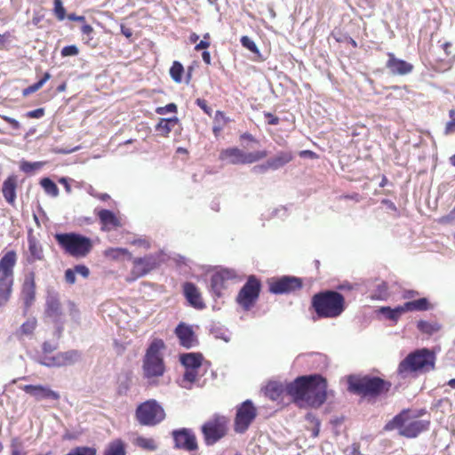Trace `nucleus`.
I'll return each instance as SVG.
<instances>
[{
	"mask_svg": "<svg viewBox=\"0 0 455 455\" xmlns=\"http://www.w3.org/2000/svg\"><path fill=\"white\" fill-rule=\"evenodd\" d=\"M327 380L319 374L305 375L291 382V401L299 408H319L327 400Z\"/></svg>",
	"mask_w": 455,
	"mask_h": 455,
	"instance_id": "nucleus-1",
	"label": "nucleus"
},
{
	"mask_svg": "<svg viewBox=\"0 0 455 455\" xmlns=\"http://www.w3.org/2000/svg\"><path fill=\"white\" fill-rule=\"evenodd\" d=\"M391 387L390 381L377 376L350 375L347 377V390L363 398H378L387 394Z\"/></svg>",
	"mask_w": 455,
	"mask_h": 455,
	"instance_id": "nucleus-2",
	"label": "nucleus"
},
{
	"mask_svg": "<svg viewBox=\"0 0 455 455\" xmlns=\"http://www.w3.org/2000/svg\"><path fill=\"white\" fill-rule=\"evenodd\" d=\"M311 306L318 318H336L346 308L344 296L335 291H323L315 293L312 297Z\"/></svg>",
	"mask_w": 455,
	"mask_h": 455,
	"instance_id": "nucleus-3",
	"label": "nucleus"
},
{
	"mask_svg": "<svg viewBox=\"0 0 455 455\" xmlns=\"http://www.w3.org/2000/svg\"><path fill=\"white\" fill-rule=\"evenodd\" d=\"M418 415H412L410 410H403L385 426V431L398 429L400 435L406 438H415L429 428L428 420L418 419Z\"/></svg>",
	"mask_w": 455,
	"mask_h": 455,
	"instance_id": "nucleus-4",
	"label": "nucleus"
},
{
	"mask_svg": "<svg viewBox=\"0 0 455 455\" xmlns=\"http://www.w3.org/2000/svg\"><path fill=\"white\" fill-rule=\"evenodd\" d=\"M435 355L427 348L410 353L400 362L397 373L402 378L416 376L429 371L435 368Z\"/></svg>",
	"mask_w": 455,
	"mask_h": 455,
	"instance_id": "nucleus-5",
	"label": "nucleus"
},
{
	"mask_svg": "<svg viewBox=\"0 0 455 455\" xmlns=\"http://www.w3.org/2000/svg\"><path fill=\"white\" fill-rule=\"evenodd\" d=\"M18 260L16 251L9 250L0 258V307L9 301L14 284V268Z\"/></svg>",
	"mask_w": 455,
	"mask_h": 455,
	"instance_id": "nucleus-6",
	"label": "nucleus"
},
{
	"mask_svg": "<svg viewBox=\"0 0 455 455\" xmlns=\"http://www.w3.org/2000/svg\"><path fill=\"white\" fill-rule=\"evenodd\" d=\"M164 347V342L161 339H155L147 348L142 363L145 379L154 381L164 374L165 364L161 353Z\"/></svg>",
	"mask_w": 455,
	"mask_h": 455,
	"instance_id": "nucleus-7",
	"label": "nucleus"
},
{
	"mask_svg": "<svg viewBox=\"0 0 455 455\" xmlns=\"http://www.w3.org/2000/svg\"><path fill=\"white\" fill-rule=\"evenodd\" d=\"M55 239L66 253L75 258L87 256L93 246L89 237L76 233L57 234Z\"/></svg>",
	"mask_w": 455,
	"mask_h": 455,
	"instance_id": "nucleus-8",
	"label": "nucleus"
},
{
	"mask_svg": "<svg viewBox=\"0 0 455 455\" xmlns=\"http://www.w3.org/2000/svg\"><path fill=\"white\" fill-rule=\"evenodd\" d=\"M135 418L140 425L153 427L165 419V411L156 400L149 399L138 405Z\"/></svg>",
	"mask_w": 455,
	"mask_h": 455,
	"instance_id": "nucleus-9",
	"label": "nucleus"
},
{
	"mask_svg": "<svg viewBox=\"0 0 455 455\" xmlns=\"http://www.w3.org/2000/svg\"><path fill=\"white\" fill-rule=\"evenodd\" d=\"M229 419L228 417L214 414L204 423L201 431L206 445H213L225 437L228 431Z\"/></svg>",
	"mask_w": 455,
	"mask_h": 455,
	"instance_id": "nucleus-10",
	"label": "nucleus"
},
{
	"mask_svg": "<svg viewBox=\"0 0 455 455\" xmlns=\"http://www.w3.org/2000/svg\"><path fill=\"white\" fill-rule=\"evenodd\" d=\"M267 156L266 150L254 152H244L242 149L233 147L220 150L219 159L229 164H251L257 163Z\"/></svg>",
	"mask_w": 455,
	"mask_h": 455,
	"instance_id": "nucleus-11",
	"label": "nucleus"
},
{
	"mask_svg": "<svg viewBox=\"0 0 455 455\" xmlns=\"http://www.w3.org/2000/svg\"><path fill=\"white\" fill-rule=\"evenodd\" d=\"M260 280L254 275L248 276L239 291L235 301L245 311L251 310L257 303L261 291Z\"/></svg>",
	"mask_w": 455,
	"mask_h": 455,
	"instance_id": "nucleus-12",
	"label": "nucleus"
},
{
	"mask_svg": "<svg viewBox=\"0 0 455 455\" xmlns=\"http://www.w3.org/2000/svg\"><path fill=\"white\" fill-rule=\"evenodd\" d=\"M132 267L127 282H133L160 267L163 259L161 253L147 254L143 257L132 258Z\"/></svg>",
	"mask_w": 455,
	"mask_h": 455,
	"instance_id": "nucleus-13",
	"label": "nucleus"
},
{
	"mask_svg": "<svg viewBox=\"0 0 455 455\" xmlns=\"http://www.w3.org/2000/svg\"><path fill=\"white\" fill-rule=\"evenodd\" d=\"M257 417V408L252 402L246 400L236 408L234 420V431L237 434L245 433Z\"/></svg>",
	"mask_w": 455,
	"mask_h": 455,
	"instance_id": "nucleus-14",
	"label": "nucleus"
},
{
	"mask_svg": "<svg viewBox=\"0 0 455 455\" xmlns=\"http://www.w3.org/2000/svg\"><path fill=\"white\" fill-rule=\"evenodd\" d=\"M268 291L273 294H288L299 291L303 287L301 278L283 275L268 279Z\"/></svg>",
	"mask_w": 455,
	"mask_h": 455,
	"instance_id": "nucleus-15",
	"label": "nucleus"
},
{
	"mask_svg": "<svg viewBox=\"0 0 455 455\" xmlns=\"http://www.w3.org/2000/svg\"><path fill=\"white\" fill-rule=\"evenodd\" d=\"M203 359L204 357L200 353H187L180 355V363L185 367L184 381L192 384L198 379V371L202 366Z\"/></svg>",
	"mask_w": 455,
	"mask_h": 455,
	"instance_id": "nucleus-16",
	"label": "nucleus"
},
{
	"mask_svg": "<svg viewBox=\"0 0 455 455\" xmlns=\"http://www.w3.org/2000/svg\"><path fill=\"white\" fill-rule=\"evenodd\" d=\"M291 382L282 383L279 381H269L264 387L265 395L270 400L276 402L277 404L284 405L287 403L284 401L286 395L291 397L289 391Z\"/></svg>",
	"mask_w": 455,
	"mask_h": 455,
	"instance_id": "nucleus-17",
	"label": "nucleus"
},
{
	"mask_svg": "<svg viewBox=\"0 0 455 455\" xmlns=\"http://www.w3.org/2000/svg\"><path fill=\"white\" fill-rule=\"evenodd\" d=\"M36 273L34 270L26 273L20 288V298L26 307H31L36 293Z\"/></svg>",
	"mask_w": 455,
	"mask_h": 455,
	"instance_id": "nucleus-18",
	"label": "nucleus"
},
{
	"mask_svg": "<svg viewBox=\"0 0 455 455\" xmlns=\"http://www.w3.org/2000/svg\"><path fill=\"white\" fill-rule=\"evenodd\" d=\"M175 446L177 448L193 451L197 450V441L195 434L192 430L188 428H182L180 430H174L172 432Z\"/></svg>",
	"mask_w": 455,
	"mask_h": 455,
	"instance_id": "nucleus-19",
	"label": "nucleus"
},
{
	"mask_svg": "<svg viewBox=\"0 0 455 455\" xmlns=\"http://www.w3.org/2000/svg\"><path fill=\"white\" fill-rule=\"evenodd\" d=\"M236 273L233 269H221L213 274L211 277V289L212 292L220 297L223 291L227 288V283L230 280L235 279Z\"/></svg>",
	"mask_w": 455,
	"mask_h": 455,
	"instance_id": "nucleus-20",
	"label": "nucleus"
},
{
	"mask_svg": "<svg viewBox=\"0 0 455 455\" xmlns=\"http://www.w3.org/2000/svg\"><path fill=\"white\" fill-rule=\"evenodd\" d=\"M25 259L30 265L36 261L45 260L43 246L32 232H29L28 235V251Z\"/></svg>",
	"mask_w": 455,
	"mask_h": 455,
	"instance_id": "nucleus-21",
	"label": "nucleus"
},
{
	"mask_svg": "<svg viewBox=\"0 0 455 455\" xmlns=\"http://www.w3.org/2000/svg\"><path fill=\"white\" fill-rule=\"evenodd\" d=\"M180 346L191 348L198 344V339L191 326L185 323H180L174 331Z\"/></svg>",
	"mask_w": 455,
	"mask_h": 455,
	"instance_id": "nucleus-22",
	"label": "nucleus"
},
{
	"mask_svg": "<svg viewBox=\"0 0 455 455\" xmlns=\"http://www.w3.org/2000/svg\"><path fill=\"white\" fill-rule=\"evenodd\" d=\"M387 68L395 76H405L412 72L414 67L412 64L400 60L393 52H387Z\"/></svg>",
	"mask_w": 455,
	"mask_h": 455,
	"instance_id": "nucleus-23",
	"label": "nucleus"
},
{
	"mask_svg": "<svg viewBox=\"0 0 455 455\" xmlns=\"http://www.w3.org/2000/svg\"><path fill=\"white\" fill-rule=\"evenodd\" d=\"M21 389L36 400L52 399L57 401L60 399L59 393L42 385H25Z\"/></svg>",
	"mask_w": 455,
	"mask_h": 455,
	"instance_id": "nucleus-24",
	"label": "nucleus"
},
{
	"mask_svg": "<svg viewBox=\"0 0 455 455\" xmlns=\"http://www.w3.org/2000/svg\"><path fill=\"white\" fill-rule=\"evenodd\" d=\"M96 215L101 224L102 231H110L122 227L120 218L110 210L101 209L96 212Z\"/></svg>",
	"mask_w": 455,
	"mask_h": 455,
	"instance_id": "nucleus-25",
	"label": "nucleus"
},
{
	"mask_svg": "<svg viewBox=\"0 0 455 455\" xmlns=\"http://www.w3.org/2000/svg\"><path fill=\"white\" fill-rule=\"evenodd\" d=\"M184 296L193 307L203 309L205 304L202 299L201 292L193 283L187 282L183 284Z\"/></svg>",
	"mask_w": 455,
	"mask_h": 455,
	"instance_id": "nucleus-26",
	"label": "nucleus"
},
{
	"mask_svg": "<svg viewBox=\"0 0 455 455\" xmlns=\"http://www.w3.org/2000/svg\"><path fill=\"white\" fill-rule=\"evenodd\" d=\"M18 186V178L16 175H9L6 180L3 182L2 194L5 201L14 205L16 201V189Z\"/></svg>",
	"mask_w": 455,
	"mask_h": 455,
	"instance_id": "nucleus-27",
	"label": "nucleus"
},
{
	"mask_svg": "<svg viewBox=\"0 0 455 455\" xmlns=\"http://www.w3.org/2000/svg\"><path fill=\"white\" fill-rule=\"evenodd\" d=\"M45 313L47 316L52 318L55 322H58L61 319L63 314L61 304L58 298L50 297L47 299Z\"/></svg>",
	"mask_w": 455,
	"mask_h": 455,
	"instance_id": "nucleus-28",
	"label": "nucleus"
},
{
	"mask_svg": "<svg viewBox=\"0 0 455 455\" xmlns=\"http://www.w3.org/2000/svg\"><path fill=\"white\" fill-rule=\"evenodd\" d=\"M293 159L292 153L290 151H281L274 157L268 159V166L271 170H277Z\"/></svg>",
	"mask_w": 455,
	"mask_h": 455,
	"instance_id": "nucleus-29",
	"label": "nucleus"
},
{
	"mask_svg": "<svg viewBox=\"0 0 455 455\" xmlns=\"http://www.w3.org/2000/svg\"><path fill=\"white\" fill-rule=\"evenodd\" d=\"M104 455H126V443L120 438L114 439L106 446Z\"/></svg>",
	"mask_w": 455,
	"mask_h": 455,
	"instance_id": "nucleus-30",
	"label": "nucleus"
},
{
	"mask_svg": "<svg viewBox=\"0 0 455 455\" xmlns=\"http://www.w3.org/2000/svg\"><path fill=\"white\" fill-rule=\"evenodd\" d=\"M429 64L432 69L438 73H443L448 71L452 67V60L451 58H441L438 56H433L429 60Z\"/></svg>",
	"mask_w": 455,
	"mask_h": 455,
	"instance_id": "nucleus-31",
	"label": "nucleus"
},
{
	"mask_svg": "<svg viewBox=\"0 0 455 455\" xmlns=\"http://www.w3.org/2000/svg\"><path fill=\"white\" fill-rule=\"evenodd\" d=\"M406 312L427 311L430 308V303L427 298H420L412 301H408L403 305Z\"/></svg>",
	"mask_w": 455,
	"mask_h": 455,
	"instance_id": "nucleus-32",
	"label": "nucleus"
},
{
	"mask_svg": "<svg viewBox=\"0 0 455 455\" xmlns=\"http://www.w3.org/2000/svg\"><path fill=\"white\" fill-rule=\"evenodd\" d=\"M104 256L112 260H118L122 257L132 259V253L125 248H108L103 252Z\"/></svg>",
	"mask_w": 455,
	"mask_h": 455,
	"instance_id": "nucleus-33",
	"label": "nucleus"
},
{
	"mask_svg": "<svg viewBox=\"0 0 455 455\" xmlns=\"http://www.w3.org/2000/svg\"><path fill=\"white\" fill-rule=\"evenodd\" d=\"M178 123V118H163L157 124L156 129L160 132L163 136H168V134L172 132V128Z\"/></svg>",
	"mask_w": 455,
	"mask_h": 455,
	"instance_id": "nucleus-34",
	"label": "nucleus"
},
{
	"mask_svg": "<svg viewBox=\"0 0 455 455\" xmlns=\"http://www.w3.org/2000/svg\"><path fill=\"white\" fill-rule=\"evenodd\" d=\"M37 325V321L35 317H30L24 322L17 331L19 337L28 336L33 334Z\"/></svg>",
	"mask_w": 455,
	"mask_h": 455,
	"instance_id": "nucleus-35",
	"label": "nucleus"
},
{
	"mask_svg": "<svg viewBox=\"0 0 455 455\" xmlns=\"http://www.w3.org/2000/svg\"><path fill=\"white\" fill-rule=\"evenodd\" d=\"M417 328L422 333L432 335L441 330V325L438 323H430L427 321L420 320L417 323Z\"/></svg>",
	"mask_w": 455,
	"mask_h": 455,
	"instance_id": "nucleus-36",
	"label": "nucleus"
},
{
	"mask_svg": "<svg viewBox=\"0 0 455 455\" xmlns=\"http://www.w3.org/2000/svg\"><path fill=\"white\" fill-rule=\"evenodd\" d=\"M52 77L51 74L49 72H45L43 76V77L37 81L36 83L29 85L28 87L23 89L22 95L24 97H27L38 90H40L44 84Z\"/></svg>",
	"mask_w": 455,
	"mask_h": 455,
	"instance_id": "nucleus-37",
	"label": "nucleus"
},
{
	"mask_svg": "<svg viewBox=\"0 0 455 455\" xmlns=\"http://www.w3.org/2000/svg\"><path fill=\"white\" fill-rule=\"evenodd\" d=\"M379 311L386 315L387 318L396 322L400 316L405 313L403 305L395 308L389 307H382Z\"/></svg>",
	"mask_w": 455,
	"mask_h": 455,
	"instance_id": "nucleus-38",
	"label": "nucleus"
},
{
	"mask_svg": "<svg viewBox=\"0 0 455 455\" xmlns=\"http://www.w3.org/2000/svg\"><path fill=\"white\" fill-rule=\"evenodd\" d=\"M184 71L185 69L183 65L180 61L175 60L172 62V65L170 68V76L175 83L180 84L182 82V76Z\"/></svg>",
	"mask_w": 455,
	"mask_h": 455,
	"instance_id": "nucleus-39",
	"label": "nucleus"
},
{
	"mask_svg": "<svg viewBox=\"0 0 455 455\" xmlns=\"http://www.w3.org/2000/svg\"><path fill=\"white\" fill-rule=\"evenodd\" d=\"M40 185L44 188L46 194L52 197H56L59 195V188L57 185L50 179L44 178L40 180Z\"/></svg>",
	"mask_w": 455,
	"mask_h": 455,
	"instance_id": "nucleus-40",
	"label": "nucleus"
},
{
	"mask_svg": "<svg viewBox=\"0 0 455 455\" xmlns=\"http://www.w3.org/2000/svg\"><path fill=\"white\" fill-rule=\"evenodd\" d=\"M40 363L46 367H64L63 362L61 361V355H60V353L52 356L45 355L40 360Z\"/></svg>",
	"mask_w": 455,
	"mask_h": 455,
	"instance_id": "nucleus-41",
	"label": "nucleus"
},
{
	"mask_svg": "<svg viewBox=\"0 0 455 455\" xmlns=\"http://www.w3.org/2000/svg\"><path fill=\"white\" fill-rule=\"evenodd\" d=\"M61 361L64 366L74 364L80 358V353L77 350H68L66 352H60Z\"/></svg>",
	"mask_w": 455,
	"mask_h": 455,
	"instance_id": "nucleus-42",
	"label": "nucleus"
},
{
	"mask_svg": "<svg viewBox=\"0 0 455 455\" xmlns=\"http://www.w3.org/2000/svg\"><path fill=\"white\" fill-rule=\"evenodd\" d=\"M11 455H27L23 442L19 437H13L10 443Z\"/></svg>",
	"mask_w": 455,
	"mask_h": 455,
	"instance_id": "nucleus-43",
	"label": "nucleus"
},
{
	"mask_svg": "<svg viewBox=\"0 0 455 455\" xmlns=\"http://www.w3.org/2000/svg\"><path fill=\"white\" fill-rule=\"evenodd\" d=\"M305 418L306 420L311 425V427H308L307 428L312 431V436L317 437L320 432V420L313 413H307Z\"/></svg>",
	"mask_w": 455,
	"mask_h": 455,
	"instance_id": "nucleus-44",
	"label": "nucleus"
},
{
	"mask_svg": "<svg viewBox=\"0 0 455 455\" xmlns=\"http://www.w3.org/2000/svg\"><path fill=\"white\" fill-rule=\"evenodd\" d=\"M136 444L139 447L148 451H155L156 449V442L152 438L139 436L136 439Z\"/></svg>",
	"mask_w": 455,
	"mask_h": 455,
	"instance_id": "nucleus-45",
	"label": "nucleus"
},
{
	"mask_svg": "<svg viewBox=\"0 0 455 455\" xmlns=\"http://www.w3.org/2000/svg\"><path fill=\"white\" fill-rule=\"evenodd\" d=\"M42 166H43V163H41V162L30 163L28 161H22L20 163V168L23 172L29 173L36 170L40 169Z\"/></svg>",
	"mask_w": 455,
	"mask_h": 455,
	"instance_id": "nucleus-46",
	"label": "nucleus"
},
{
	"mask_svg": "<svg viewBox=\"0 0 455 455\" xmlns=\"http://www.w3.org/2000/svg\"><path fill=\"white\" fill-rule=\"evenodd\" d=\"M450 121L446 123L444 134L449 135L455 133V108L449 111Z\"/></svg>",
	"mask_w": 455,
	"mask_h": 455,
	"instance_id": "nucleus-47",
	"label": "nucleus"
},
{
	"mask_svg": "<svg viewBox=\"0 0 455 455\" xmlns=\"http://www.w3.org/2000/svg\"><path fill=\"white\" fill-rule=\"evenodd\" d=\"M54 15L59 20H63L66 18V10L62 4L61 0H54Z\"/></svg>",
	"mask_w": 455,
	"mask_h": 455,
	"instance_id": "nucleus-48",
	"label": "nucleus"
},
{
	"mask_svg": "<svg viewBox=\"0 0 455 455\" xmlns=\"http://www.w3.org/2000/svg\"><path fill=\"white\" fill-rule=\"evenodd\" d=\"M241 44L242 45L251 51L253 53L259 52V49L256 45V44L247 36H243L241 37Z\"/></svg>",
	"mask_w": 455,
	"mask_h": 455,
	"instance_id": "nucleus-49",
	"label": "nucleus"
},
{
	"mask_svg": "<svg viewBox=\"0 0 455 455\" xmlns=\"http://www.w3.org/2000/svg\"><path fill=\"white\" fill-rule=\"evenodd\" d=\"M81 32L86 36V38H84V43L91 44V41L92 40V35L94 32L93 28L89 24H84L81 27Z\"/></svg>",
	"mask_w": 455,
	"mask_h": 455,
	"instance_id": "nucleus-50",
	"label": "nucleus"
},
{
	"mask_svg": "<svg viewBox=\"0 0 455 455\" xmlns=\"http://www.w3.org/2000/svg\"><path fill=\"white\" fill-rule=\"evenodd\" d=\"M78 53H79V49L75 44L65 46L61 49V52H60V54L62 57L76 56Z\"/></svg>",
	"mask_w": 455,
	"mask_h": 455,
	"instance_id": "nucleus-51",
	"label": "nucleus"
},
{
	"mask_svg": "<svg viewBox=\"0 0 455 455\" xmlns=\"http://www.w3.org/2000/svg\"><path fill=\"white\" fill-rule=\"evenodd\" d=\"M156 112L159 115H165L167 113H176L177 106L174 103H169L164 107H158Z\"/></svg>",
	"mask_w": 455,
	"mask_h": 455,
	"instance_id": "nucleus-52",
	"label": "nucleus"
},
{
	"mask_svg": "<svg viewBox=\"0 0 455 455\" xmlns=\"http://www.w3.org/2000/svg\"><path fill=\"white\" fill-rule=\"evenodd\" d=\"M196 104L209 116H212V109L208 106L207 100L204 99H196Z\"/></svg>",
	"mask_w": 455,
	"mask_h": 455,
	"instance_id": "nucleus-53",
	"label": "nucleus"
},
{
	"mask_svg": "<svg viewBox=\"0 0 455 455\" xmlns=\"http://www.w3.org/2000/svg\"><path fill=\"white\" fill-rule=\"evenodd\" d=\"M214 121L218 124L225 125L230 122L229 118L226 116L225 113L220 110H217L215 113Z\"/></svg>",
	"mask_w": 455,
	"mask_h": 455,
	"instance_id": "nucleus-54",
	"label": "nucleus"
},
{
	"mask_svg": "<svg viewBox=\"0 0 455 455\" xmlns=\"http://www.w3.org/2000/svg\"><path fill=\"white\" fill-rule=\"evenodd\" d=\"M0 118L6 122L8 124H10L11 127L14 130H19L21 127L20 122L11 116L0 114Z\"/></svg>",
	"mask_w": 455,
	"mask_h": 455,
	"instance_id": "nucleus-55",
	"label": "nucleus"
},
{
	"mask_svg": "<svg viewBox=\"0 0 455 455\" xmlns=\"http://www.w3.org/2000/svg\"><path fill=\"white\" fill-rule=\"evenodd\" d=\"M44 116V109L43 108H39L31 111H28L25 114V116L28 118H41Z\"/></svg>",
	"mask_w": 455,
	"mask_h": 455,
	"instance_id": "nucleus-56",
	"label": "nucleus"
},
{
	"mask_svg": "<svg viewBox=\"0 0 455 455\" xmlns=\"http://www.w3.org/2000/svg\"><path fill=\"white\" fill-rule=\"evenodd\" d=\"M76 274H79L84 277H88L90 271L89 268L84 265H77L74 267Z\"/></svg>",
	"mask_w": 455,
	"mask_h": 455,
	"instance_id": "nucleus-57",
	"label": "nucleus"
},
{
	"mask_svg": "<svg viewBox=\"0 0 455 455\" xmlns=\"http://www.w3.org/2000/svg\"><path fill=\"white\" fill-rule=\"evenodd\" d=\"M65 280L67 283L73 284L76 283V272L71 268H68L65 271Z\"/></svg>",
	"mask_w": 455,
	"mask_h": 455,
	"instance_id": "nucleus-58",
	"label": "nucleus"
},
{
	"mask_svg": "<svg viewBox=\"0 0 455 455\" xmlns=\"http://www.w3.org/2000/svg\"><path fill=\"white\" fill-rule=\"evenodd\" d=\"M452 44L451 42H445L442 44V49L443 50L447 58H453L454 54L451 51Z\"/></svg>",
	"mask_w": 455,
	"mask_h": 455,
	"instance_id": "nucleus-59",
	"label": "nucleus"
},
{
	"mask_svg": "<svg viewBox=\"0 0 455 455\" xmlns=\"http://www.w3.org/2000/svg\"><path fill=\"white\" fill-rule=\"evenodd\" d=\"M265 117L267 120V124L271 125H276L279 124L280 119L276 116L271 114V113H265Z\"/></svg>",
	"mask_w": 455,
	"mask_h": 455,
	"instance_id": "nucleus-60",
	"label": "nucleus"
},
{
	"mask_svg": "<svg viewBox=\"0 0 455 455\" xmlns=\"http://www.w3.org/2000/svg\"><path fill=\"white\" fill-rule=\"evenodd\" d=\"M42 348L44 354H49L53 352L57 348V346L52 344L51 342L45 341L44 342Z\"/></svg>",
	"mask_w": 455,
	"mask_h": 455,
	"instance_id": "nucleus-61",
	"label": "nucleus"
},
{
	"mask_svg": "<svg viewBox=\"0 0 455 455\" xmlns=\"http://www.w3.org/2000/svg\"><path fill=\"white\" fill-rule=\"evenodd\" d=\"M211 42L207 40H201L198 44L195 46V51L198 52L201 50H206L210 47Z\"/></svg>",
	"mask_w": 455,
	"mask_h": 455,
	"instance_id": "nucleus-62",
	"label": "nucleus"
},
{
	"mask_svg": "<svg viewBox=\"0 0 455 455\" xmlns=\"http://www.w3.org/2000/svg\"><path fill=\"white\" fill-rule=\"evenodd\" d=\"M240 140H247L253 143H259V140L251 133L244 132L240 135L239 137Z\"/></svg>",
	"mask_w": 455,
	"mask_h": 455,
	"instance_id": "nucleus-63",
	"label": "nucleus"
},
{
	"mask_svg": "<svg viewBox=\"0 0 455 455\" xmlns=\"http://www.w3.org/2000/svg\"><path fill=\"white\" fill-rule=\"evenodd\" d=\"M299 156L301 157H308L310 159H316L318 156L316 153L311 150H302L299 152Z\"/></svg>",
	"mask_w": 455,
	"mask_h": 455,
	"instance_id": "nucleus-64",
	"label": "nucleus"
}]
</instances>
